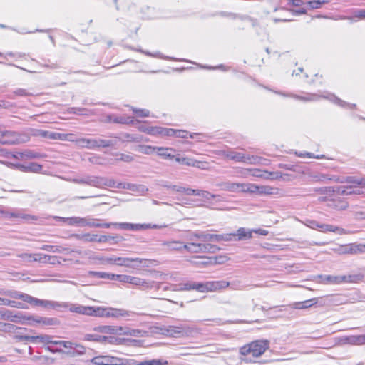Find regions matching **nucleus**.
Returning a JSON list of instances; mask_svg holds the SVG:
<instances>
[{
    "label": "nucleus",
    "mask_w": 365,
    "mask_h": 365,
    "mask_svg": "<svg viewBox=\"0 0 365 365\" xmlns=\"http://www.w3.org/2000/svg\"><path fill=\"white\" fill-rule=\"evenodd\" d=\"M19 338L21 339H23V340H26V341H32V342H35L37 340H39L42 342H45V341H48V336H19Z\"/></svg>",
    "instance_id": "33"
},
{
    "label": "nucleus",
    "mask_w": 365,
    "mask_h": 365,
    "mask_svg": "<svg viewBox=\"0 0 365 365\" xmlns=\"http://www.w3.org/2000/svg\"><path fill=\"white\" fill-rule=\"evenodd\" d=\"M331 0H312L307 2L309 9H319L324 4H328Z\"/></svg>",
    "instance_id": "29"
},
{
    "label": "nucleus",
    "mask_w": 365,
    "mask_h": 365,
    "mask_svg": "<svg viewBox=\"0 0 365 365\" xmlns=\"http://www.w3.org/2000/svg\"><path fill=\"white\" fill-rule=\"evenodd\" d=\"M184 329L182 326H169L166 329V334L171 337H180L183 335Z\"/></svg>",
    "instance_id": "24"
},
{
    "label": "nucleus",
    "mask_w": 365,
    "mask_h": 365,
    "mask_svg": "<svg viewBox=\"0 0 365 365\" xmlns=\"http://www.w3.org/2000/svg\"><path fill=\"white\" fill-rule=\"evenodd\" d=\"M21 135L11 130H0V143L4 145H12L24 143Z\"/></svg>",
    "instance_id": "13"
},
{
    "label": "nucleus",
    "mask_w": 365,
    "mask_h": 365,
    "mask_svg": "<svg viewBox=\"0 0 365 365\" xmlns=\"http://www.w3.org/2000/svg\"><path fill=\"white\" fill-rule=\"evenodd\" d=\"M337 192L341 195H351V194L354 193V192L351 190V187H341L338 188Z\"/></svg>",
    "instance_id": "43"
},
{
    "label": "nucleus",
    "mask_w": 365,
    "mask_h": 365,
    "mask_svg": "<svg viewBox=\"0 0 365 365\" xmlns=\"http://www.w3.org/2000/svg\"><path fill=\"white\" fill-rule=\"evenodd\" d=\"M155 153L163 159H174L175 158V150L170 148L157 147Z\"/></svg>",
    "instance_id": "23"
},
{
    "label": "nucleus",
    "mask_w": 365,
    "mask_h": 365,
    "mask_svg": "<svg viewBox=\"0 0 365 365\" xmlns=\"http://www.w3.org/2000/svg\"><path fill=\"white\" fill-rule=\"evenodd\" d=\"M115 122L116 123H128L129 122H132V120L130 121H128L127 120H125L124 118L121 117V118H119L118 119H115L114 120Z\"/></svg>",
    "instance_id": "60"
},
{
    "label": "nucleus",
    "mask_w": 365,
    "mask_h": 365,
    "mask_svg": "<svg viewBox=\"0 0 365 365\" xmlns=\"http://www.w3.org/2000/svg\"><path fill=\"white\" fill-rule=\"evenodd\" d=\"M269 349V341L267 339L252 341L240 348V359L247 364L259 363L262 355Z\"/></svg>",
    "instance_id": "3"
},
{
    "label": "nucleus",
    "mask_w": 365,
    "mask_h": 365,
    "mask_svg": "<svg viewBox=\"0 0 365 365\" xmlns=\"http://www.w3.org/2000/svg\"><path fill=\"white\" fill-rule=\"evenodd\" d=\"M96 276L100 277V278H103V279H110V280H116V275L117 274H109V273H106V272H96L95 274Z\"/></svg>",
    "instance_id": "38"
},
{
    "label": "nucleus",
    "mask_w": 365,
    "mask_h": 365,
    "mask_svg": "<svg viewBox=\"0 0 365 365\" xmlns=\"http://www.w3.org/2000/svg\"><path fill=\"white\" fill-rule=\"evenodd\" d=\"M134 113L137 115V116L139 117H148L150 115L149 110L146 109H136L133 108H132Z\"/></svg>",
    "instance_id": "40"
},
{
    "label": "nucleus",
    "mask_w": 365,
    "mask_h": 365,
    "mask_svg": "<svg viewBox=\"0 0 365 365\" xmlns=\"http://www.w3.org/2000/svg\"><path fill=\"white\" fill-rule=\"evenodd\" d=\"M9 295L14 299H20L23 302H20L9 299H7V302H5L6 306H9L14 308L26 309L27 306L25 303H28L34 306L48 307L51 305V302L48 301L41 300L24 293L14 292L9 294Z\"/></svg>",
    "instance_id": "5"
},
{
    "label": "nucleus",
    "mask_w": 365,
    "mask_h": 365,
    "mask_svg": "<svg viewBox=\"0 0 365 365\" xmlns=\"http://www.w3.org/2000/svg\"><path fill=\"white\" fill-rule=\"evenodd\" d=\"M239 233L237 234H233L232 236L235 240H242L245 237H251V232H249L248 234L242 233V230H237Z\"/></svg>",
    "instance_id": "42"
},
{
    "label": "nucleus",
    "mask_w": 365,
    "mask_h": 365,
    "mask_svg": "<svg viewBox=\"0 0 365 365\" xmlns=\"http://www.w3.org/2000/svg\"><path fill=\"white\" fill-rule=\"evenodd\" d=\"M123 161L130 162L133 160L132 157L127 155H122V157L120 158Z\"/></svg>",
    "instance_id": "59"
},
{
    "label": "nucleus",
    "mask_w": 365,
    "mask_h": 365,
    "mask_svg": "<svg viewBox=\"0 0 365 365\" xmlns=\"http://www.w3.org/2000/svg\"><path fill=\"white\" fill-rule=\"evenodd\" d=\"M305 225L310 228H314V227L319 228H324L322 225H319L317 222L313 220H307V222L305 223Z\"/></svg>",
    "instance_id": "50"
},
{
    "label": "nucleus",
    "mask_w": 365,
    "mask_h": 365,
    "mask_svg": "<svg viewBox=\"0 0 365 365\" xmlns=\"http://www.w3.org/2000/svg\"><path fill=\"white\" fill-rule=\"evenodd\" d=\"M200 194L198 196H201L207 200H211L215 197V195L211 194L207 191L200 190Z\"/></svg>",
    "instance_id": "46"
},
{
    "label": "nucleus",
    "mask_w": 365,
    "mask_h": 365,
    "mask_svg": "<svg viewBox=\"0 0 365 365\" xmlns=\"http://www.w3.org/2000/svg\"><path fill=\"white\" fill-rule=\"evenodd\" d=\"M93 365H124L123 359L110 354H99L91 359Z\"/></svg>",
    "instance_id": "10"
},
{
    "label": "nucleus",
    "mask_w": 365,
    "mask_h": 365,
    "mask_svg": "<svg viewBox=\"0 0 365 365\" xmlns=\"http://www.w3.org/2000/svg\"><path fill=\"white\" fill-rule=\"evenodd\" d=\"M200 190H194V189L185 187V193L188 195H194L198 196L200 194Z\"/></svg>",
    "instance_id": "53"
},
{
    "label": "nucleus",
    "mask_w": 365,
    "mask_h": 365,
    "mask_svg": "<svg viewBox=\"0 0 365 365\" xmlns=\"http://www.w3.org/2000/svg\"><path fill=\"white\" fill-rule=\"evenodd\" d=\"M329 206L339 210H343L348 207V203L344 200L339 199L331 201Z\"/></svg>",
    "instance_id": "28"
},
{
    "label": "nucleus",
    "mask_w": 365,
    "mask_h": 365,
    "mask_svg": "<svg viewBox=\"0 0 365 365\" xmlns=\"http://www.w3.org/2000/svg\"><path fill=\"white\" fill-rule=\"evenodd\" d=\"M269 177L267 178L270 179H278L282 177V175L279 173H269Z\"/></svg>",
    "instance_id": "57"
},
{
    "label": "nucleus",
    "mask_w": 365,
    "mask_h": 365,
    "mask_svg": "<svg viewBox=\"0 0 365 365\" xmlns=\"http://www.w3.org/2000/svg\"><path fill=\"white\" fill-rule=\"evenodd\" d=\"M143 259L139 258H126V257H116L115 259V264L118 266L129 267L132 262L142 263Z\"/></svg>",
    "instance_id": "25"
},
{
    "label": "nucleus",
    "mask_w": 365,
    "mask_h": 365,
    "mask_svg": "<svg viewBox=\"0 0 365 365\" xmlns=\"http://www.w3.org/2000/svg\"><path fill=\"white\" fill-rule=\"evenodd\" d=\"M221 288L218 282H187L181 284L178 289L180 291L197 290L200 292H215Z\"/></svg>",
    "instance_id": "7"
},
{
    "label": "nucleus",
    "mask_w": 365,
    "mask_h": 365,
    "mask_svg": "<svg viewBox=\"0 0 365 365\" xmlns=\"http://www.w3.org/2000/svg\"><path fill=\"white\" fill-rule=\"evenodd\" d=\"M327 280L329 282H330L331 283H334V284H339V283L345 282L347 281L346 276H336V277L328 276Z\"/></svg>",
    "instance_id": "35"
},
{
    "label": "nucleus",
    "mask_w": 365,
    "mask_h": 365,
    "mask_svg": "<svg viewBox=\"0 0 365 365\" xmlns=\"http://www.w3.org/2000/svg\"><path fill=\"white\" fill-rule=\"evenodd\" d=\"M238 173L240 175L242 178H247L248 175H250V168L247 169H241L238 172Z\"/></svg>",
    "instance_id": "54"
},
{
    "label": "nucleus",
    "mask_w": 365,
    "mask_h": 365,
    "mask_svg": "<svg viewBox=\"0 0 365 365\" xmlns=\"http://www.w3.org/2000/svg\"><path fill=\"white\" fill-rule=\"evenodd\" d=\"M11 103L6 101H0V108H9L11 107Z\"/></svg>",
    "instance_id": "55"
},
{
    "label": "nucleus",
    "mask_w": 365,
    "mask_h": 365,
    "mask_svg": "<svg viewBox=\"0 0 365 365\" xmlns=\"http://www.w3.org/2000/svg\"><path fill=\"white\" fill-rule=\"evenodd\" d=\"M13 93L16 96H29L32 95L31 93L24 88H18Z\"/></svg>",
    "instance_id": "41"
},
{
    "label": "nucleus",
    "mask_w": 365,
    "mask_h": 365,
    "mask_svg": "<svg viewBox=\"0 0 365 365\" xmlns=\"http://www.w3.org/2000/svg\"><path fill=\"white\" fill-rule=\"evenodd\" d=\"M70 311L76 312V313H79V314H83L90 315V316H95L96 312H98L97 310H96L95 307H83V306L71 307H70Z\"/></svg>",
    "instance_id": "22"
},
{
    "label": "nucleus",
    "mask_w": 365,
    "mask_h": 365,
    "mask_svg": "<svg viewBox=\"0 0 365 365\" xmlns=\"http://www.w3.org/2000/svg\"><path fill=\"white\" fill-rule=\"evenodd\" d=\"M115 259H116V257H115V258L110 257V258H106V259H105V261H106L107 263H109V264H115Z\"/></svg>",
    "instance_id": "62"
},
{
    "label": "nucleus",
    "mask_w": 365,
    "mask_h": 365,
    "mask_svg": "<svg viewBox=\"0 0 365 365\" xmlns=\"http://www.w3.org/2000/svg\"><path fill=\"white\" fill-rule=\"evenodd\" d=\"M224 156L236 162H242L247 164H257L260 162V158L254 155H245L241 153L230 151L223 153Z\"/></svg>",
    "instance_id": "11"
},
{
    "label": "nucleus",
    "mask_w": 365,
    "mask_h": 365,
    "mask_svg": "<svg viewBox=\"0 0 365 365\" xmlns=\"http://www.w3.org/2000/svg\"><path fill=\"white\" fill-rule=\"evenodd\" d=\"M71 181L77 183H85L95 187H99L103 184V180L97 177H86L81 179L75 178L71 180Z\"/></svg>",
    "instance_id": "20"
},
{
    "label": "nucleus",
    "mask_w": 365,
    "mask_h": 365,
    "mask_svg": "<svg viewBox=\"0 0 365 365\" xmlns=\"http://www.w3.org/2000/svg\"><path fill=\"white\" fill-rule=\"evenodd\" d=\"M157 147H153L150 145H140L138 146V150L143 154L151 155L155 153Z\"/></svg>",
    "instance_id": "32"
},
{
    "label": "nucleus",
    "mask_w": 365,
    "mask_h": 365,
    "mask_svg": "<svg viewBox=\"0 0 365 365\" xmlns=\"http://www.w3.org/2000/svg\"><path fill=\"white\" fill-rule=\"evenodd\" d=\"M365 252V245H351L349 252L351 254H356Z\"/></svg>",
    "instance_id": "36"
},
{
    "label": "nucleus",
    "mask_w": 365,
    "mask_h": 365,
    "mask_svg": "<svg viewBox=\"0 0 365 365\" xmlns=\"http://www.w3.org/2000/svg\"><path fill=\"white\" fill-rule=\"evenodd\" d=\"M93 331L103 334L104 336H132L135 332L134 330H130L128 328L121 326H99L95 327Z\"/></svg>",
    "instance_id": "8"
},
{
    "label": "nucleus",
    "mask_w": 365,
    "mask_h": 365,
    "mask_svg": "<svg viewBox=\"0 0 365 365\" xmlns=\"http://www.w3.org/2000/svg\"><path fill=\"white\" fill-rule=\"evenodd\" d=\"M8 158H14L19 160H27L31 159H36L41 157L39 153L32 150L26 149L20 152L9 153L6 155Z\"/></svg>",
    "instance_id": "15"
},
{
    "label": "nucleus",
    "mask_w": 365,
    "mask_h": 365,
    "mask_svg": "<svg viewBox=\"0 0 365 365\" xmlns=\"http://www.w3.org/2000/svg\"><path fill=\"white\" fill-rule=\"evenodd\" d=\"M168 189L178 192H185V187L180 185H165Z\"/></svg>",
    "instance_id": "44"
},
{
    "label": "nucleus",
    "mask_w": 365,
    "mask_h": 365,
    "mask_svg": "<svg viewBox=\"0 0 365 365\" xmlns=\"http://www.w3.org/2000/svg\"><path fill=\"white\" fill-rule=\"evenodd\" d=\"M192 167H195L202 170H207L208 169V163L207 162L200 161L194 159Z\"/></svg>",
    "instance_id": "39"
},
{
    "label": "nucleus",
    "mask_w": 365,
    "mask_h": 365,
    "mask_svg": "<svg viewBox=\"0 0 365 365\" xmlns=\"http://www.w3.org/2000/svg\"><path fill=\"white\" fill-rule=\"evenodd\" d=\"M96 310L98 312H96L95 316L96 317H114V318H119V317H125L129 316V312L122 309H116V308H101L98 307L96 308Z\"/></svg>",
    "instance_id": "12"
},
{
    "label": "nucleus",
    "mask_w": 365,
    "mask_h": 365,
    "mask_svg": "<svg viewBox=\"0 0 365 365\" xmlns=\"http://www.w3.org/2000/svg\"><path fill=\"white\" fill-rule=\"evenodd\" d=\"M11 165L23 172L40 173L42 170V165L36 163H31L27 165L21 163H11Z\"/></svg>",
    "instance_id": "18"
},
{
    "label": "nucleus",
    "mask_w": 365,
    "mask_h": 365,
    "mask_svg": "<svg viewBox=\"0 0 365 365\" xmlns=\"http://www.w3.org/2000/svg\"><path fill=\"white\" fill-rule=\"evenodd\" d=\"M86 351L84 346L75 343H70V357H77L83 355Z\"/></svg>",
    "instance_id": "21"
},
{
    "label": "nucleus",
    "mask_w": 365,
    "mask_h": 365,
    "mask_svg": "<svg viewBox=\"0 0 365 365\" xmlns=\"http://www.w3.org/2000/svg\"><path fill=\"white\" fill-rule=\"evenodd\" d=\"M354 17L359 19H365V10H356L354 13Z\"/></svg>",
    "instance_id": "52"
},
{
    "label": "nucleus",
    "mask_w": 365,
    "mask_h": 365,
    "mask_svg": "<svg viewBox=\"0 0 365 365\" xmlns=\"http://www.w3.org/2000/svg\"><path fill=\"white\" fill-rule=\"evenodd\" d=\"M175 136L178 138H187L188 133L186 130H175Z\"/></svg>",
    "instance_id": "49"
},
{
    "label": "nucleus",
    "mask_w": 365,
    "mask_h": 365,
    "mask_svg": "<svg viewBox=\"0 0 365 365\" xmlns=\"http://www.w3.org/2000/svg\"><path fill=\"white\" fill-rule=\"evenodd\" d=\"M175 129L163 128L161 135L175 136Z\"/></svg>",
    "instance_id": "45"
},
{
    "label": "nucleus",
    "mask_w": 365,
    "mask_h": 365,
    "mask_svg": "<svg viewBox=\"0 0 365 365\" xmlns=\"http://www.w3.org/2000/svg\"><path fill=\"white\" fill-rule=\"evenodd\" d=\"M116 280H118L120 282L129 283V284L138 286L143 289H149L152 287L149 282H148L145 280H143L140 278L132 277L130 275L117 274Z\"/></svg>",
    "instance_id": "14"
},
{
    "label": "nucleus",
    "mask_w": 365,
    "mask_h": 365,
    "mask_svg": "<svg viewBox=\"0 0 365 365\" xmlns=\"http://www.w3.org/2000/svg\"><path fill=\"white\" fill-rule=\"evenodd\" d=\"M1 318L6 320H10L13 322H20L21 314H13V312L10 310H5L1 313Z\"/></svg>",
    "instance_id": "26"
},
{
    "label": "nucleus",
    "mask_w": 365,
    "mask_h": 365,
    "mask_svg": "<svg viewBox=\"0 0 365 365\" xmlns=\"http://www.w3.org/2000/svg\"><path fill=\"white\" fill-rule=\"evenodd\" d=\"M250 175L253 177L262 178L263 175L261 174V170L258 169L250 168Z\"/></svg>",
    "instance_id": "51"
},
{
    "label": "nucleus",
    "mask_w": 365,
    "mask_h": 365,
    "mask_svg": "<svg viewBox=\"0 0 365 365\" xmlns=\"http://www.w3.org/2000/svg\"><path fill=\"white\" fill-rule=\"evenodd\" d=\"M53 220H54L56 221H63V222H65L67 220V218L60 217H53Z\"/></svg>",
    "instance_id": "63"
},
{
    "label": "nucleus",
    "mask_w": 365,
    "mask_h": 365,
    "mask_svg": "<svg viewBox=\"0 0 365 365\" xmlns=\"http://www.w3.org/2000/svg\"><path fill=\"white\" fill-rule=\"evenodd\" d=\"M84 339L88 341H95L101 344H120L121 339L112 336H104L103 334L95 331L93 333L86 334Z\"/></svg>",
    "instance_id": "9"
},
{
    "label": "nucleus",
    "mask_w": 365,
    "mask_h": 365,
    "mask_svg": "<svg viewBox=\"0 0 365 365\" xmlns=\"http://www.w3.org/2000/svg\"><path fill=\"white\" fill-rule=\"evenodd\" d=\"M6 217L9 218H15L17 220H21L26 222H33L34 221H37L39 218L36 215H32L29 214H26L22 211H15L11 212H8L6 214Z\"/></svg>",
    "instance_id": "17"
},
{
    "label": "nucleus",
    "mask_w": 365,
    "mask_h": 365,
    "mask_svg": "<svg viewBox=\"0 0 365 365\" xmlns=\"http://www.w3.org/2000/svg\"><path fill=\"white\" fill-rule=\"evenodd\" d=\"M70 142L74 143L77 147L86 148L88 149H96L100 148L110 147L114 144L113 140L102 138H74L70 134Z\"/></svg>",
    "instance_id": "6"
},
{
    "label": "nucleus",
    "mask_w": 365,
    "mask_h": 365,
    "mask_svg": "<svg viewBox=\"0 0 365 365\" xmlns=\"http://www.w3.org/2000/svg\"><path fill=\"white\" fill-rule=\"evenodd\" d=\"M293 11L297 14H304L306 11L304 9L302 8V9H299V10H294Z\"/></svg>",
    "instance_id": "64"
},
{
    "label": "nucleus",
    "mask_w": 365,
    "mask_h": 365,
    "mask_svg": "<svg viewBox=\"0 0 365 365\" xmlns=\"http://www.w3.org/2000/svg\"><path fill=\"white\" fill-rule=\"evenodd\" d=\"M11 56V57H14V58H24L26 54L25 53H13V52H9L7 53H6L5 55V58H6L7 56Z\"/></svg>",
    "instance_id": "48"
},
{
    "label": "nucleus",
    "mask_w": 365,
    "mask_h": 365,
    "mask_svg": "<svg viewBox=\"0 0 365 365\" xmlns=\"http://www.w3.org/2000/svg\"><path fill=\"white\" fill-rule=\"evenodd\" d=\"M21 319L22 323L27 321L29 324H39L45 326H52L56 323V321L52 318H46V317H34L33 316H24L21 314Z\"/></svg>",
    "instance_id": "16"
},
{
    "label": "nucleus",
    "mask_w": 365,
    "mask_h": 365,
    "mask_svg": "<svg viewBox=\"0 0 365 365\" xmlns=\"http://www.w3.org/2000/svg\"><path fill=\"white\" fill-rule=\"evenodd\" d=\"M162 129L161 127H150V128H147V130H143V132L147 133L150 135H162Z\"/></svg>",
    "instance_id": "37"
},
{
    "label": "nucleus",
    "mask_w": 365,
    "mask_h": 365,
    "mask_svg": "<svg viewBox=\"0 0 365 365\" xmlns=\"http://www.w3.org/2000/svg\"><path fill=\"white\" fill-rule=\"evenodd\" d=\"M318 302V300L317 298H312L304 302H298L294 303V307L295 309H307L310 307H312L314 304H316Z\"/></svg>",
    "instance_id": "27"
},
{
    "label": "nucleus",
    "mask_w": 365,
    "mask_h": 365,
    "mask_svg": "<svg viewBox=\"0 0 365 365\" xmlns=\"http://www.w3.org/2000/svg\"><path fill=\"white\" fill-rule=\"evenodd\" d=\"M253 231L257 233V234H259V235H266L268 234V232L267 230H261V229H259V230H253Z\"/></svg>",
    "instance_id": "58"
},
{
    "label": "nucleus",
    "mask_w": 365,
    "mask_h": 365,
    "mask_svg": "<svg viewBox=\"0 0 365 365\" xmlns=\"http://www.w3.org/2000/svg\"><path fill=\"white\" fill-rule=\"evenodd\" d=\"M356 181H361V179H356L354 177H349L347 178V182H352V183H355V184H357L356 182Z\"/></svg>",
    "instance_id": "61"
},
{
    "label": "nucleus",
    "mask_w": 365,
    "mask_h": 365,
    "mask_svg": "<svg viewBox=\"0 0 365 365\" xmlns=\"http://www.w3.org/2000/svg\"><path fill=\"white\" fill-rule=\"evenodd\" d=\"M35 135L44 138L52 140H63L66 137V135L65 134L43 130H37Z\"/></svg>",
    "instance_id": "19"
},
{
    "label": "nucleus",
    "mask_w": 365,
    "mask_h": 365,
    "mask_svg": "<svg viewBox=\"0 0 365 365\" xmlns=\"http://www.w3.org/2000/svg\"><path fill=\"white\" fill-rule=\"evenodd\" d=\"M221 237L218 235H197L192 238L190 242L184 245V248L190 253L196 254L193 258L200 259L203 261L199 264L203 265L223 264L230 259L227 255H219L215 257H207L209 253H215L220 250V247L212 244L218 241ZM198 264V262H193Z\"/></svg>",
    "instance_id": "1"
},
{
    "label": "nucleus",
    "mask_w": 365,
    "mask_h": 365,
    "mask_svg": "<svg viewBox=\"0 0 365 365\" xmlns=\"http://www.w3.org/2000/svg\"><path fill=\"white\" fill-rule=\"evenodd\" d=\"M174 159L175 160L176 162L186 165L187 166H192V163H193V160H194L193 158H187V157L182 158V157H180L179 155H175Z\"/></svg>",
    "instance_id": "34"
},
{
    "label": "nucleus",
    "mask_w": 365,
    "mask_h": 365,
    "mask_svg": "<svg viewBox=\"0 0 365 365\" xmlns=\"http://www.w3.org/2000/svg\"><path fill=\"white\" fill-rule=\"evenodd\" d=\"M70 226H79V227H108L111 225L115 227H120V228H158L157 225L151 224H131V223H120V224H106L100 220L93 219H83L79 217H70Z\"/></svg>",
    "instance_id": "4"
},
{
    "label": "nucleus",
    "mask_w": 365,
    "mask_h": 365,
    "mask_svg": "<svg viewBox=\"0 0 365 365\" xmlns=\"http://www.w3.org/2000/svg\"><path fill=\"white\" fill-rule=\"evenodd\" d=\"M168 362L163 359L145 360L135 365H168Z\"/></svg>",
    "instance_id": "30"
},
{
    "label": "nucleus",
    "mask_w": 365,
    "mask_h": 365,
    "mask_svg": "<svg viewBox=\"0 0 365 365\" xmlns=\"http://www.w3.org/2000/svg\"><path fill=\"white\" fill-rule=\"evenodd\" d=\"M130 189L133 191H137V192H145L146 191H148V188H146L144 185H132V187H130Z\"/></svg>",
    "instance_id": "47"
},
{
    "label": "nucleus",
    "mask_w": 365,
    "mask_h": 365,
    "mask_svg": "<svg viewBox=\"0 0 365 365\" xmlns=\"http://www.w3.org/2000/svg\"><path fill=\"white\" fill-rule=\"evenodd\" d=\"M221 190L232 192L256 194L260 195H277L278 189L269 185H258L250 182H223L219 184Z\"/></svg>",
    "instance_id": "2"
},
{
    "label": "nucleus",
    "mask_w": 365,
    "mask_h": 365,
    "mask_svg": "<svg viewBox=\"0 0 365 365\" xmlns=\"http://www.w3.org/2000/svg\"><path fill=\"white\" fill-rule=\"evenodd\" d=\"M292 6H300L303 4L302 0H288Z\"/></svg>",
    "instance_id": "56"
},
{
    "label": "nucleus",
    "mask_w": 365,
    "mask_h": 365,
    "mask_svg": "<svg viewBox=\"0 0 365 365\" xmlns=\"http://www.w3.org/2000/svg\"><path fill=\"white\" fill-rule=\"evenodd\" d=\"M20 257L27 262L41 261L43 257L40 254H23Z\"/></svg>",
    "instance_id": "31"
}]
</instances>
